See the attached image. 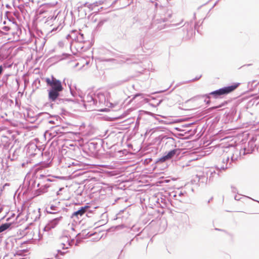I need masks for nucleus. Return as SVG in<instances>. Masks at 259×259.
Segmentation results:
<instances>
[{
  "mask_svg": "<svg viewBox=\"0 0 259 259\" xmlns=\"http://www.w3.org/2000/svg\"><path fill=\"white\" fill-rule=\"evenodd\" d=\"M3 71V67L2 66H0V75L2 73Z\"/></svg>",
  "mask_w": 259,
  "mask_h": 259,
  "instance_id": "obj_9",
  "label": "nucleus"
},
{
  "mask_svg": "<svg viewBox=\"0 0 259 259\" xmlns=\"http://www.w3.org/2000/svg\"><path fill=\"white\" fill-rule=\"evenodd\" d=\"M45 81L52 89L49 92V98L53 101H55L59 96V92L63 90L61 82L53 76L51 78H46Z\"/></svg>",
  "mask_w": 259,
  "mask_h": 259,
  "instance_id": "obj_1",
  "label": "nucleus"
},
{
  "mask_svg": "<svg viewBox=\"0 0 259 259\" xmlns=\"http://www.w3.org/2000/svg\"><path fill=\"white\" fill-rule=\"evenodd\" d=\"M71 241L70 240V239L67 237H63L61 238L60 239L58 245V252H60L62 254L67 252V251H62L61 249H62V250H66L68 249L71 245Z\"/></svg>",
  "mask_w": 259,
  "mask_h": 259,
  "instance_id": "obj_3",
  "label": "nucleus"
},
{
  "mask_svg": "<svg viewBox=\"0 0 259 259\" xmlns=\"http://www.w3.org/2000/svg\"><path fill=\"white\" fill-rule=\"evenodd\" d=\"M168 159V158H167L166 155H165V156L161 157L160 158H159L158 161L161 162H163Z\"/></svg>",
  "mask_w": 259,
  "mask_h": 259,
  "instance_id": "obj_7",
  "label": "nucleus"
},
{
  "mask_svg": "<svg viewBox=\"0 0 259 259\" xmlns=\"http://www.w3.org/2000/svg\"><path fill=\"white\" fill-rule=\"evenodd\" d=\"M90 99H91V102H92L93 104H94L95 102H94V100H93V98H92V97H91V98H90Z\"/></svg>",
  "mask_w": 259,
  "mask_h": 259,
  "instance_id": "obj_10",
  "label": "nucleus"
},
{
  "mask_svg": "<svg viewBox=\"0 0 259 259\" xmlns=\"http://www.w3.org/2000/svg\"><path fill=\"white\" fill-rule=\"evenodd\" d=\"M64 189L63 188H61L60 189L59 191H58V195H61L62 193H61V192L62 191V190H63Z\"/></svg>",
  "mask_w": 259,
  "mask_h": 259,
  "instance_id": "obj_8",
  "label": "nucleus"
},
{
  "mask_svg": "<svg viewBox=\"0 0 259 259\" xmlns=\"http://www.w3.org/2000/svg\"><path fill=\"white\" fill-rule=\"evenodd\" d=\"M11 226V224L5 223L0 226V233L6 230Z\"/></svg>",
  "mask_w": 259,
  "mask_h": 259,
  "instance_id": "obj_5",
  "label": "nucleus"
},
{
  "mask_svg": "<svg viewBox=\"0 0 259 259\" xmlns=\"http://www.w3.org/2000/svg\"><path fill=\"white\" fill-rule=\"evenodd\" d=\"M88 208H89L88 206L82 207L80 209L74 212L73 213V215H75V216L82 215L86 212V211Z\"/></svg>",
  "mask_w": 259,
  "mask_h": 259,
  "instance_id": "obj_4",
  "label": "nucleus"
},
{
  "mask_svg": "<svg viewBox=\"0 0 259 259\" xmlns=\"http://www.w3.org/2000/svg\"><path fill=\"white\" fill-rule=\"evenodd\" d=\"M239 85V83H236L231 86L225 87L218 90L212 92L210 94L213 95L215 98H217L219 96L228 94L232 92L237 88Z\"/></svg>",
  "mask_w": 259,
  "mask_h": 259,
  "instance_id": "obj_2",
  "label": "nucleus"
},
{
  "mask_svg": "<svg viewBox=\"0 0 259 259\" xmlns=\"http://www.w3.org/2000/svg\"><path fill=\"white\" fill-rule=\"evenodd\" d=\"M177 150H173L170 151H169L166 155L167 158H168V159L171 158L176 153Z\"/></svg>",
  "mask_w": 259,
  "mask_h": 259,
  "instance_id": "obj_6",
  "label": "nucleus"
}]
</instances>
